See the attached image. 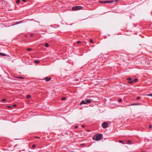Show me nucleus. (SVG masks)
Here are the masks:
<instances>
[{
  "label": "nucleus",
  "mask_w": 152,
  "mask_h": 152,
  "mask_svg": "<svg viewBox=\"0 0 152 152\" xmlns=\"http://www.w3.org/2000/svg\"><path fill=\"white\" fill-rule=\"evenodd\" d=\"M138 79L137 78L133 80V82H136L138 81Z\"/></svg>",
  "instance_id": "f8f14e48"
},
{
  "label": "nucleus",
  "mask_w": 152,
  "mask_h": 152,
  "mask_svg": "<svg viewBox=\"0 0 152 152\" xmlns=\"http://www.w3.org/2000/svg\"><path fill=\"white\" fill-rule=\"evenodd\" d=\"M31 97V96L30 95H27V96H26V98L28 99H29Z\"/></svg>",
  "instance_id": "9b49d317"
},
{
  "label": "nucleus",
  "mask_w": 152,
  "mask_h": 152,
  "mask_svg": "<svg viewBox=\"0 0 152 152\" xmlns=\"http://www.w3.org/2000/svg\"><path fill=\"white\" fill-rule=\"evenodd\" d=\"M36 137V138H39V137Z\"/></svg>",
  "instance_id": "c9c22d12"
},
{
  "label": "nucleus",
  "mask_w": 152,
  "mask_h": 152,
  "mask_svg": "<svg viewBox=\"0 0 152 152\" xmlns=\"http://www.w3.org/2000/svg\"><path fill=\"white\" fill-rule=\"evenodd\" d=\"M127 79L129 80H131V78L130 77H129L127 78Z\"/></svg>",
  "instance_id": "b1692460"
},
{
  "label": "nucleus",
  "mask_w": 152,
  "mask_h": 152,
  "mask_svg": "<svg viewBox=\"0 0 152 152\" xmlns=\"http://www.w3.org/2000/svg\"><path fill=\"white\" fill-rule=\"evenodd\" d=\"M31 48H28L27 49V50L28 51H29L30 50H31Z\"/></svg>",
  "instance_id": "5701e85b"
},
{
  "label": "nucleus",
  "mask_w": 152,
  "mask_h": 152,
  "mask_svg": "<svg viewBox=\"0 0 152 152\" xmlns=\"http://www.w3.org/2000/svg\"><path fill=\"white\" fill-rule=\"evenodd\" d=\"M140 98V97H137V99L138 100Z\"/></svg>",
  "instance_id": "a878e982"
},
{
  "label": "nucleus",
  "mask_w": 152,
  "mask_h": 152,
  "mask_svg": "<svg viewBox=\"0 0 152 152\" xmlns=\"http://www.w3.org/2000/svg\"><path fill=\"white\" fill-rule=\"evenodd\" d=\"M78 126H75V128H78Z\"/></svg>",
  "instance_id": "2f4dec72"
},
{
  "label": "nucleus",
  "mask_w": 152,
  "mask_h": 152,
  "mask_svg": "<svg viewBox=\"0 0 152 152\" xmlns=\"http://www.w3.org/2000/svg\"><path fill=\"white\" fill-rule=\"evenodd\" d=\"M45 46L46 47H48L49 46V45L48 43H46L45 45Z\"/></svg>",
  "instance_id": "ddd939ff"
},
{
  "label": "nucleus",
  "mask_w": 152,
  "mask_h": 152,
  "mask_svg": "<svg viewBox=\"0 0 152 152\" xmlns=\"http://www.w3.org/2000/svg\"><path fill=\"white\" fill-rule=\"evenodd\" d=\"M0 55L1 56H6V54L4 53H0Z\"/></svg>",
  "instance_id": "1a4fd4ad"
},
{
  "label": "nucleus",
  "mask_w": 152,
  "mask_h": 152,
  "mask_svg": "<svg viewBox=\"0 0 152 152\" xmlns=\"http://www.w3.org/2000/svg\"><path fill=\"white\" fill-rule=\"evenodd\" d=\"M147 96H152V94H149L146 95Z\"/></svg>",
  "instance_id": "4468645a"
},
{
  "label": "nucleus",
  "mask_w": 152,
  "mask_h": 152,
  "mask_svg": "<svg viewBox=\"0 0 152 152\" xmlns=\"http://www.w3.org/2000/svg\"><path fill=\"white\" fill-rule=\"evenodd\" d=\"M81 41H77V43L78 44L80 43H81Z\"/></svg>",
  "instance_id": "393cba45"
},
{
  "label": "nucleus",
  "mask_w": 152,
  "mask_h": 152,
  "mask_svg": "<svg viewBox=\"0 0 152 152\" xmlns=\"http://www.w3.org/2000/svg\"><path fill=\"white\" fill-rule=\"evenodd\" d=\"M86 103H90L91 102V100L89 99H86L85 100Z\"/></svg>",
  "instance_id": "39448f33"
},
{
  "label": "nucleus",
  "mask_w": 152,
  "mask_h": 152,
  "mask_svg": "<svg viewBox=\"0 0 152 152\" xmlns=\"http://www.w3.org/2000/svg\"><path fill=\"white\" fill-rule=\"evenodd\" d=\"M99 2L100 3H110V1H100Z\"/></svg>",
  "instance_id": "423d86ee"
},
{
  "label": "nucleus",
  "mask_w": 152,
  "mask_h": 152,
  "mask_svg": "<svg viewBox=\"0 0 152 152\" xmlns=\"http://www.w3.org/2000/svg\"><path fill=\"white\" fill-rule=\"evenodd\" d=\"M17 106V105L16 104H14L13 105V106L14 107H15Z\"/></svg>",
  "instance_id": "c756f323"
},
{
  "label": "nucleus",
  "mask_w": 152,
  "mask_h": 152,
  "mask_svg": "<svg viewBox=\"0 0 152 152\" xmlns=\"http://www.w3.org/2000/svg\"><path fill=\"white\" fill-rule=\"evenodd\" d=\"M6 100V99H3L1 100V101L2 102H3V101H5Z\"/></svg>",
  "instance_id": "bb28decb"
},
{
  "label": "nucleus",
  "mask_w": 152,
  "mask_h": 152,
  "mask_svg": "<svg viewBox=\"0 0 152 152\" xmlns=\"http://www.w3.org/2000/svg\"><path fill=\"white\" fill-rule=\"evenodd\" d=\"M16 2L17 4H19L20 3V1L19 0H17Z\"/></svg>",
  "instance_id": "a211bd4d"
},
{
  "label": "nucleus",
  "mask_w": 152,
  "mask_h": 152,
  "mask_svg": "<svg viewBox=\"0 0 152 152\" xmlns=\"http://www.w3.org/2000/svg\"><path fill=\"white\" fill-rule=\"evenodd\" d=\"M86 104V102L85 100V101L83 100L82 101H81V102H80V104L81 105L82 104Z\"/></svg>",
  "instance_id": "6e6552de"
},
{
  "label": "nucleus",
  "mask_w": 152,
  "mask_h": 152,
  "mask_svg": "<svg viewBox=\"0 0 152 152\" xmlns=\"http://www.w3.org/2000/svg\"><path fill=\"white\" fill-rule=\"evenodd\" d=\"M81 126L83 127H85L83 125H82Z\"/></svg>",
  "instance_id": "f704fd0d"
},
{
  "label": "nucleus",
  "mask_w": 152,
  "mask_h": 152,
  "mask_svg": "<svg viewBox=\"0 0 152 152\" xmlns=\"http://www.w3.org/2000/svg\"><path fill=\"white\" fill-rule=\"evenodd\" d=\"M23 1L26 2V0H23Z\"/></svg>",
  "instance_id": "72a5a7b5"
},
{
  "label": "nucleus",
  "mask_w": 152,
  "mask_h": 152,
  "mask_svg": "<svg viewBox=\"0 0 152 152\" xmlns=\"http://www.w3.org/2000/svg\"><path fill=\"white\" fill-rule=\"evenodd\" d=\"M149 128H152V126L151 125H150L149 126Z\"/></svg>",
  "instance_id": "473e14b6"
},
{
  "label": "nucleus",
  "mask_w": 152,
  "mask_h": 152,
  "mask_svg": "<svg viewBox=\"0 0 152 152\" xmlns=\"http://www.w3.org/2000/svg\"><path fill=\"white\" fill-rule=\"evenodd\" d=\"M127 143L128 144H130L131 143V141L130 140H128L127 141Z\"/></svg>",
  "instance_id": "f3484780"
},
{
  "label": "nucleus",
  "mask_w": 152,
  "mask_h": 152,
  "mask_svg": "<svg viewBox=\"0 0 152 152\" xmlns=\"http://www.w3.org/2000/svg\"><path fill=\"white\" fill-rule=\"evenodd\" d=\"M36 146V145H33L32 147L34 148Z\"/></svg>",
  "instance_id": "cd10ccee"
},
{
  "label": "nucleus",
  "mask_w": 152,
  "mask_h": 152,
  "mask_svg": "<svg viewBox=\"0 0 152 152\" xmlns=\"http://www.w3.org/2000/svg\"><path fill=\"white\" fill-rule=\"evenodd\" d=\"M66 98L65 97H63L61 99L62 100H64L66 99Z\"/></svg>",
  "instance_id": "aec40b11"
},
{
  "label": "nucleus",
  "mask_w": 152,
  "mask_h": 152,
  "mask_svg": "<svg viewBox=\"0 0 152 152\" xmlns=\"http://www.w3.org/2000/svg\"><path fill=\"white\" fill-rule=\"evenodd\" d=\"M133 82V80L130 81L129 82V83L130 84H132Z\"/></svg>",
  "instance_id": "2eb2a0df"
},
{
  "label": "nucleus",
  "mask_w": 152,
  "mask_h": 152,
  "mask_svg": "<svg viewBox=\"0 0 152 152\" xmlns=\"http://www.w3.org/2000/svg\"><path fill=\"white\" fill-rule=\"evenodd\" d=\"M7 107L8 108H11L12 107L10 106H7Z\"/></svg>",
  "instance_id": "7c9ffc66"
},
{
  "label": "nucleus",
  "mask_w": 152,
  "mask_h": 152,
  "mask_svg": "<svg viewBox=\"0 0 152 152\" xmlns=\"http://www.w3.org/2000/svg\"><path fill=\"white\" fill-rule=\"evenodd\" d=\"M72 8L73 10H76L81 9H82V7L81 6H75L72 7Z\"/></svg>",
  "instance_id": "f03ea898"
},
{
  "label": "nucleus",
  "mask_w": 152,
  "mask_h": 152,
  "mask_svg": "<svg viewBox=\"0 0 152 152\" xmlns=\"http://www.w3.org/2000/svg\"><path fill=\"white\" fill-rule=\"evenodd\" d=\"M140 104V103H139V104H131L130 105H139V104Z\"/></svg>",
  "instance_id": "9d476101"
},
{
  "label": "nucleus",
  "mask_w": 152,
  "mask_h": 152,
  "mask_svg": "<svg viewBox=\"0 0 152 152\" xmlns=\"http://www.w3.org/2000/svg\"><path fill=\"white\" fill-rule=\"evenodd\" d=\"M16 77L18 78H20V79H23V77Z\"/></svg>",
  "instance_id": "6ab92c4d"
},
{
  "label": "nucleus",
  "mask_w": 152,
  "mask_h": 152,
  "mask_svg": "<svg viewBox=\"0 0 152 152\" xmlns=\"http://www.w3.org/2000/svg\"><path fill=\"white\" fill-rule=\"evenodd\" d=\"M108 124L107 122H104L102 123V126L104 129L106 128L108 126Z\"/></svg>",
  "instance_id": "7ed1b4c3"
},
{
  "label": "nucleus",
  "mask_w": 152,
  "mask_h": 152,
  "mask_svg": "<svg viewBox=\"0 0 152 152\" xmlns=\"http://www.w3.org/2000/svg\"><path fill=\"white\" fill-rule=\"evenodd\" d=\"M32 36V34H31V36Z\"/></svg>",
  "instance_id": "e433bc0d"
},
{
  "label": "nucleus",
  "mask_w": 152,
  "mask_h": 152,
  "mask_svg": "<svg viewBox=\"0 0 152 152\" xmlns=\"http://www.w3.org/2000/svg\"><path fill=\"white\" fill-rule=\"evenodd\" d=\"M90 42H91V43H93V41L92 40V39H91L90 40Z\"/></svg>",
  "instance_id": "4be33fe9"
},
{
  "label": "nucleus",
  "mask_w": 152,
  "mask_h": 152,
  "mask_svg": "<svg viewBox=\"0 0 152 152\" xmlns=\"http://www.w3.org/2000/svg\"><path fill=\"white\" fill-rule=\"evenodd\" d=\"M44 79L46 81H48L51 79V78L47 77H45Z\"/></svg>",
  "instance_id": "20e7f679"
},
{
  "label": "nucleus",
  "mask_w": 152,
  "mask_h": 152,
  "mask_svg": "<svg viewBox=\"0 0 152 152\" xmlns=\"http://www.w3.org/2000/svg\"><path fill=\"white\" fill-rule=\"evenodd\" d=\"M92 139L94 140L99 141L102 139V135L101 134L96 135L93 137Z\"/></svg>",
  "instance_id": "f257e3e1"
},
{
  "label": "nucleus",
  "mask_w": 152,
  "mask_h": 152,
  "mask_svg": "<svg viewBox=\"0 0 152 152\" xmlns=\"http://www.w3.org/2000/svg\"><path fill=\"white\" fill-rule=\"evenodd\" d=\"M119 142H120V143H122V142H123V141H121V140H120V141H119Z\"/></svg>",
  "instance_id": "c85d7f7f"
},
{
  "label": "nucleus",
  "mask_w": 152,
  "mask_h": 152,
  "mask_svg": "<svg viewBox=\"0 0 152 152\" xmlns=\"http://www.w3.org/2000/svg\"><path fill=\"white\" fill-rule=\"evenodd\" d=\"M34 62L37 64H38L39 63V61L37 60L34 61Z\"/></svg>",
  "instance_id": "dca6fc26"
},
{
  "label": "nucleus",
  "mask_w": 152,
  "mask_h": 152,
  "mask_svg": "<svg viewBox=\"0 0 152 152\" xmlns=\"http://www.w3.org/2000/svg\"><path fill=\"white\" fill-rule=\"evenodd\" d=\"M118 1V0H112L110 1V3H112L113 2L116 3Z\"/></svg>",
  "instance_id": "0eeeda50"
},
{
  "label": "nucleus",
  "mask_w": 152,
  "mask_h": 152,
  "mask_svg": "<svg viewBox=\"0 0 152 152\" xmlns=\"http://www.w3.org/2000/svg\"><path fill=\"white\" fill-rule=\"evenodd\" d=\"M121 101H122V99H119V100H118V102H121Z\"/></svg>",
  "instance_id": "412c9836"
}]
</instances>
